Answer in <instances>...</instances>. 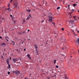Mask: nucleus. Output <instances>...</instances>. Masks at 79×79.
<instances>
[{"instance_id":"nucleus-43","label":"nucleus","mask_w":79,"mask_h":79,"mask_svg":"<svg viewBox=\"0 0 79 79\" xmlns=\"http://www.w3.org/2000/svg\"><path fill=\"white\" fill-rule=\"evenodd\" d=\"M44 21H41L42 23H43V22H44Z\"/></svg>"},{"instance_id":"nucleus-15","label":"nucleus","mask_w":79,"mask_h":79,"mask_svg":"<svg viewBox=\"0 0 79 79\" xmlns=\"http://www.w3.org/2000/svg\"><path fill=\"white\" fill-rule=\"evenodd\" d=\"M60 7H57V10H59V9H60Z\"/></svg>"},{"instance_id":"nucleus-30","label":"nucleus","mask_w":79,"mask_h":79,"mask_svg":"<svg viewBox=\"0 0 79 79\" xmlns=\"http://www.w3.org/2000/svg\"><path fill=\"white\" fill-rule=\"evenodd\" d=\"M29 76H31V74H29Z\"/></svg>"},{"instance_id":"nucleus-12","label":"nucleus","mask_w":79,"mask_h":79,"mask_svg":"<svg viewBox=\"0 0 79 79\" xmlns=\"http://www.w3.org/2000/svg\"><path fill=\"white\" fill-rule=\"evenodd\" d=\"M29 18H30V17H27V20H29Z\"/></svg>"},{"instance_id":"nucleus-49","label":"nucleus","mask_w":79,"mask_h":79,"mask_svg":"<svg viewBox=\"0 0 79 79\" xmlns=\"http://www.w3.org/2000/svg\"><path fill=\"white\" fill-rule=\"evenodd\" d=\"M63 41L64 42V39H63Z\"/></svg>"},{"instance_id":"nucleus-55","label":"nucleus","mask_w":79,"mask_h":79,"mask_svg":"<svg viewBox=\"0 0 79 79\" xmlns=\"http://www.w3.org/2000/svg\"><path fill=\"white\" fill-rule=\"evenodd\" d=\"M64 48H62V49H63V50L64 49Z\"/></svg>"},{"instance_id":"nucleus-47","label":"nucleus","mask_w":79,"mask_h":79,"mask_svg":"<svg viewBox=\"0 0 79 79\" xmlns=\"http://www.w3.org/2000/svg\"><path fill=\"white\" fill-rule=\"evenodd\" d=\"M25 79H28V78H25Z\"/></svg>"},{"instance_id":"nucleus-8","label":"nucleus","mask_w":79,"mask_h":79,"mask_svg":"<svg viewBox=\"0 0 79 79\" xmlns=\"http://www.w3.org/2000/svg\"><path fill=\"white\" fill-rule=\"evenodd\" d=\"M35 51H36L35 53H37V55H39V51H38L37 49H36Z\"/></svg>"},{"instance_id":"nucleus-58","label":"nucleus","mask_w":79,"mask_h":79,"mask_svg":"<svg viewBox=\"0 0 79 79\" xmlns=\"http://www.w3.org/2000/svg\"><path fill=\"white\" fill-rule=\"evenodd\" d=\"M17 51H18V49H17Z\"/></svg>"},{"instance_id":"nucleus-28","label":"nucleus","mask_w":79,"mask_h":79,"mask_svg":"<svg viewBox=\"0 0 79 79\" xmlns=\"http://www.w3.org/2000/svg\"><path fill=\"white\" fill-rule=\"evenodd\" d=\"M15 60L16 61H18V59H15Z\"/></svg>"},{"instance_id":"nucleus-41","label":"nucleus","mask_w":79,"mask_h":79,"mask_svg":"<svg viewBox=\"0 0 79 79\" xmlns=\"http://www.w3.org/2000/svg\"><path fill=\"white\" fill-rule=\"evenodd\" d=\"M6 40H7V42H8V39H6Z\"/></svg>"},{"instance_id":"nucleus-51","label":"nucleus","mask_w":79,"mask_h":79,"mask_svg":"<svg viewBox=\"0 0 79 79\" xmlns=\"http://www.w3.org/2000/svg\"><path fill=\"white\" fill-rule=\"evenodd\" d=\"M38 58H40V56H38Z\"/></svg>"},{"instance_id":"nucleus-61","label":"nucleus","mask_w":79,"mask_h":79,"mask_svg":"<svg viewBox=\"0 0 79 79\" xmlns=\"http://www.w3.org/2000/svg\"><path fill=\"white\" fill-rule=\"evenodd\" d=\"M20 40H22V39H20Z\"/></svg>"},{"instance_id":"nucleus-36","label":"nucleus","mask_w":79,"mask_h":79,"mask_svg":"<svg viewBox=\"0 0 79 79\" xmlns=\"http://www.w3.org/2000/svg\"><path fill=\"white\" fill-rule=\"evenodd\" d=\"M27 31H28V32H29V31H30V30H27Z\"/></svg>"},{"instance_id":"nucleus-62","label":"nucleus","mask_w":79,"mask_h":79,"mask_svg":"<svg viewBox=\"0 0 79 79\" xmlns=\"http://www.w3.org/2000/svg\"><path fill=\"white\" fill-rule=\"evenodd\" d=\"M20 60H21V58H19Z\"/></svg>"},{"instance_id":"nucleus-34","label":"nucleus","mask_w":79,"mask_h":79,"mask_svg":"<svg viewBox=\"0 0 79 79\" xmlns=\"http://www.w3.org/2000/svg\"><path fill=\"white\" fill-rule=\"evenodd\" d=\"M0 39H2V37L1 36H0Z\"/></svg>"},{"instance_id":"nucleus-50","label":"nucleus","mask_w":79,"mask_h":79,"mask_svg":"<svg viewBox=\"0 0 79 79\" xmlns=\"http://www.w3.org/2000/svg\"><path fill=\"white\" fill-rule=\"evenodd\" d=\"M48 48H50V47H48Z\"/></svg>"},{"instance_id":"nucleus-40","label":"nucleus","mask_w":79,"mask_h":79,"mask_svg":"<svg viewBox=\"0 0 79 79\" xmlns=\"http://www.w3.org/2000/svg\"><path fill=\"white\" fill-rule=\"evenodd\" d=\"M19 34H22V33L19 32Z\"/></svg>"},{"instance_id":"nucleus-38","label":"nucleus","mask_w":79,"mask_h":79,"mask_svg":"<svg viewBox=\"0 0 79 79\" xmlns=\"http://www.w3.org/2000/svg\"><path fill=\"white\" fill-rule=\"evenodd\" d=\"M71 11H74V10L73 9H72L71 10Z\"/></svg>"},{"instance_id":"nucleus-33","label":"nucleus","mask_w":79,"mask_h":79,"mask_svg":"<svg viewBox=\"0 0 79 79\" xmlns=\"http://www.w3.org/2000/svg\"><path fill=\"white\" fill-rule=\"evenodd\" d=\"M73 18H74V19H75V18H76V17H75V16H73Z\"/></svg>"},{"instance_id":"nucleus-9","label":"nucleus","mask_w":79,"mask_h":79,"mask_svg":"<svg viewBox=\"0 0 79 79\" xmlns=\"http://www.w3.org/2000/svg\"><path fill=\"white\" fill-rule=\"evenodd\" d=\"M16 23V21H15L13 22V25H15V23Z\"/></svg>"},{"instance_id":"nucleus-21","label":"nucleus","mask_w":79,"mask_h":79,"mask_svg":"<svg viewBox=\"0 0 79 79\" xmlns=\"http://www.w3.org/2000/svg\"><path fill=\"white\" fill-rule=\"evenodd\" d=\"M69 23H73V22H72V20L71 21H69Z\"/></svg>"},{"instance_id":"nucleus-39","label":"nucleus","mask_w":79,"mask_h":79,"mask_svg":"<svg viewBox=\"0 0 79 79\" xmlns=\"http://www.w3.org/2000/svg\"><path fill=\"white\" fill-rule=\"evenodd\" d=\"M10 60H11V57H10Z\"/></svg>"},{"instance_id":"nucleus-18","label":"nucleus","mask_w":79,"mask_h":79,"mask_svg":"<svg viewBox=\"0 0 79 79\" xmlns=\"http://www.w3.org/2000/svg\"><path fill=\"white\" fill-rule=\"evenodd\" d=\"M24 33H26V31H24V32H23V34H24Z\"/></svg>"},{"instance_id":"nucleus-16","label":"nucleus","mask_w":79,"mask_h":79,"mask_svg":"<svg viewBox=\"0 0 79 79\" xmlns=\"http://www.w3.org/2000/svg\"><path fill=\"white\" fill-rule=\"evenodd\" d=\"M59 66H58V65H56V67L57 68H59Z\"/></svg>"},{"instance_id":"nucleus-5","label":"nucleus","mask_w":79,"mask_h":79,"mask_svg":"<svg viewBox=\"0 0 79 79\" xmlns=\"http://www.w3.org/2000/svg\"><path fill=\"white\" fill-rule=\"evenodd\" d=\"M76 43H77L78 44H79V38L77 39V41H76Z\"/></svg>"},{"instance_id":"nucleus-59","label":"nucleus","mask_w":79,"mask_h":79,"mask_svg":"<svg viewBox=\"0 0 79 79\" xmlns=\"http://www.w3.org/2000/svg\"><path fill=\"white\" fill-rule=\"evenodd\" d=\"M46 4H47V2H46L45 5H46Z\"/></svg>"},{"instance_id":"nucleus-42","label":"nucleus","mask_w":79,"mask_h":79,"mask_svg":"<svg viewBox=\"0 0 79 79\" xmlns=\"http://www.w3.org/2000/svg\"><path fill=\"white\" fill-rule=\"evenodd\" d=\"M3 45H5V44L2 43Z\"/></svg>"},{"instance_id":"nucleus-32","label":"nucleus","mask_w":79,"mask_h":79,"mask_svg":"<svg viewBox=\"0 0 79 79\" xmlns=\"http://www.w3.org/2000/svg\"><path fill=\"white\" fill-rule=\"evenodd\" d=\"M8 7L10 6V4H9L8 5Z\"/></svg>"},{"instance_id":"nucleus-44","label":"nucleus","mask_w":79,"mask_h":79,"mask_svg":"<svg viewBox=\"0 0 79 79\" xmlns=\"http://www.w3.org/2000/svg\"><path fill=\"white\" fill-rule=\"evenodd\" d=\"M53 24L54 25V26H55V23H53Z\"/></svg>"},{"instance_id":"nucleus-1","label":"nucleus","mask_w":79,"mask_h":79,"mask_svg":"<svg viewBox=\"0 0 79 79\" xmlns=\"http://www.w3.org/2000/svg\"><path fill=\"white\" fill-rule=\"evenodd\" d=\"M48 21L50 23H52L53 21V15L52 13H50L48 14Z\"/></svg>"},{"instance_id":"nucleus-23","label":"nucleus","mask_w":79,"mask_h":79,"mask_svg":"<svg viewBox=\"0 0 79 79\" xmlns=\"http://www.w3.org/2000/svg\"><path fill=\"white\" fill-rule=\"evenodd\" d=\"M8 36H6L5 37V38H6V39H7V38H8Z\"/></svg>"},{"instance_id":"nucleus-53","label":"nucleus","mask_w":79,"mask_h":79,"mask_svg":"<svg viewBox=\"0 0 79 79\" xmlns=\"http://www.w3.org/2000/svg\"><path fill=\"white\" fill-rule=\"evenodd\" d=\"M79 31H77V33H79Z\"/></svg>"},{"instance_id":"nucleus-52","label":"nucleus","mask_w":79,"mask_h":79,"mask_svg":"<svg viewBox=\"0 0 79 79\" xmlns=\"http://www.w3.org/2000/svg\"><path fill=\"white\" fill-rule=\"evenodd\" d=\"M3 19H4V18H2V20Z\"/></svg>"},{"instance_id":"nucleus-31","label":"nucleus","mask_w":79,"mask_h":79,"mask_svg":"<svg viewBox=\"0 0 79 79\" xmlns=\"http://www.w3.org/2000/svg\"><path fill=\"white\" fill-rule=\"evenodd\" d=\"M67 76H66V74L65 75V77H66Z\"/></svg>"},{"instance_id":"nucleus-63","label":"nucleus","mask_w":79,"mask_h":79,"mask_svg":"<svg viewBox=\"0 0 79 79\" xmlns=\"http://www.w3.org/2000/svg\"><path fill=\"white\" fill-rule=\"evenodd\" d=\"M78 12H79V10H78Z\"/></svg>"},{"instance_id":"nucleus-27","label":"nucleus","mask_w":79,"mask_h":79,"mask_svg":"<svg viewBox=\"0 0 79 79\" xmlns=\"http://www.w3.org/2000/svg\"><path fill=\"white\" fill-rule=\"evenodd\" d=\"M72 23H74V20H72Z\"/></svg>"},{"instance_id":"nucleus-56","label":"nucleus","mask_w":79,"mask_h":79,"mask_svg":"<svg viewBox=\"0 0 79 79\" xmlns=\"http://www.w3.org/2000/svg\"><path fill=\"white\" fill-rule=\"evenodd\" d=\"M39 5L41 6V5H40V4H39Z\"/></svg>"},{"instance_id":"nucleus-4","label":"nucleus","mask_w":79,"mask_h":79,"mask_svg":"<svg viewBox=\"0 0 79 79\" xmlns=\"http://www.w3.org/2000/svg\"><path fill=\"white\" fill-rule=\"evenodd\" d=\"M9 60H10V59L9 58H7L6 60V61L7 63V64H9Z\"/></svg>"},{"instance_id":"nucleus-24","label":"nucleus","mask_w":79,"mask_h":79,"mask_svg":"<svg viewBox=\"0 0 79 79\" xmlns=\"http://www.w3.org/2000/svg\"><path fill=\"white\" fill-rule=\"evenodd\" d=\"M62 30V31H64V28H61Z\"/></svg>"},{"instance_id":"nucleus-25","label":"nucleus","mask_w":79,"mask_h":79,"mask_svg":"<svg viewBox=\"0 0 79 79\" xmlns=\"http://www.w3.org/2000/svg\"><path fill=\"white\" fill-rule=\"evenodd\" d=\"M69 15H71V12H70V13H69Z\"/></svg>"},{"instance_id":"nucleus-10","label":"nucleus","mask_w":79,"mask_h":79,"mask_svg":"<svg viewBox=\"0 0 79 79\" xmlns=\"http://www.w3.org/2000/svg\"><path fill=\"white\" fill-rule=\"evenodd\" d=\"M35 49H37V45L35 44Z\"/></svg>"},{"instance_id":"nucleus-11","label":"nucleus","mask_w":79,"mask_h":79,"mask_svg":"<svg viewBox=\"0 0 79 79\" xmlns=\"http://www.w3.org/2000/svg\"><path fill=\"white\" fill-rule=\"evenodd\" d=\"M8 64L9 66L8 67V68H11V67H10V65L9 64Z\"/></svg>"},{"instance_id":"nucleus-2","label":"nucleus","mask_w":79,"mask_h":79,"mask_svg":"<svg viewBox=\"0 0 79 79\" xmlns=\"http://www.w3.org/2000/svg\"><path fill=\"white\" fill-rule=\"evenodd\" d=\"M13 73H14L16 74H17V75H18L20 74V72L19 71H13Z\"/></svg>"},{"instance_id":"nucleus-22","label":"nucleus","mask_w":79,"mask_h":79,"mask_svg":"<svg viewBox=\"0 0 79 79\" xmlns=\"http://www.w3.org/2000/svg\"><path fill=\"white\" fill-rule=\"evenodd\" d=\"M24 22H25V20L24 19L23 21V24H24L23 23H24Z\"/></svg>"},{"instance_id":"nucleus-48","label":"nucleus","mask_w":79,"mask_h":79,"mask_svg":"<svg viewBox=\"0 0 79 79\" xmlns=\"http://www.w3.org/2000/svg\"><path fill=\"white\" fill-rule=\"evenodd\" d=\"M36 55H38V54H37V53H36Z\"/></svg>"},{"instance_id":"nucleus-17","label":"nucleus","mask_w":79,"mask_h":79,"mask_svg":"<svg viewBox=\"0 0 79 79\" xmlns=\"http://www.w3.org/2000/svg\"><path fill=\"white\" fill-rule=\"evenodd\" d=\"M68 10H69V6H70V5H68Z\"/></svg>"},{"instance_id":"nucleus-35","label":"nucleus","mask_w":79,"mask_h":79,"mask_svg":"<svg viewBox=\"0 0 79 79\" xmlns=\"http://www.w3.org/2000/svg\"><path fill=\"white\" fill-rule=\"evenodd\" d=\"M31 11V10H28V12H30Z\"/></svg>"},{"instance_id":"nucleus-57","label":"nucleus","mask_w":79,"mask_h":79,"mask_svg":"<svg viewBox=\"0 0 79 79\" xmlns=\"http://www.w3.org/2000/svg\"><path fill=\"white\" fill-rule=\"evenodd\" d=\"M54 76H56V75H54Z\"/></svg>"},{"instance_id":"nucleus-3","label":"nucleus","mask_w":79,"mask_h":79,"mask_svg":"<svg viewBox=\"0 0 79 79\" xmlns=\"http://www.w3.org/2000/svg\"><path fill=\"white\" fill-rule=\"evenodd\" d=\"M14 4V5H15V8H18V6H18V3L17 2H16L15 3V4Z\"/></svg>"},{"instance_id":"nucleus-14","label":"nucleus","mask_w":79,"mask_h":79,"mask_svg":"<svg viewBox=\"0 0 79 79\" xmlns=\"http://www.w3.org/2000/svg\"><path fill=\"white\" fill-rule=\"evenodd\" d=\"M73 6H76V4H73Z\"/></svg>"},{"instance_id":"nucleus-20","label":"nucleus","mask_w":79,"mask_h":79,"mask_svg":"<svg viewBox=\"0 0 79 79\" xmlns=\"http://www.w3.org/2000/svg\"><path fill=\"white\" fill-rule=\"evenodd\" d=\"M8 11H11V10H10V9H8Z\"/></svg>"},{"instance_id":"nucleus-19","label":"nucleus","mask_w":79,"mask_h":79,"mask_svg":"<svg viewBox=\"0 0 79 79\" xmlns=\"http://www.w3.org/2000/svg\"><path fill=\"white\" fill-rule=\"evenodd\" d=\"M10 74V72H8V74Z\"/></svg>"},{"instance_id":"nucleus-7","label":"nucleus","mask_w":79,"mask_h":79,"mask_svg":"<svg viewBox=\"0 0 79 79\" xmlns=\"http://www.w3.org/2000/svg\"><path fill=\"white\" fill-rule=\"evenodd\" d=\"M12 60L14 63H15L16 62V60H15V59H14Z\"/></svg>"},{"instance_id":"nucleus-26","label":"nucleus","mask_w":79,"mask_h":79,"mask_svg":"<svg viewBox=\"0 0 79 79\" xmlns=\"http://www.w3.org/2000/svg\"><path fill=\"white\" fill-rule=\"evenodd\" d=\"M13 44H14V45H15V43L14 41H13Z\"/></svg>"},{"instance_id":"nucleus-37","label":"nucleus","mask_w":79,"mask_h":79,"mask_svg":"<svg viewBox=\"0 0 79 79\" xmlns=\"http://www.w3.org/2000/svg\"><path fill=\"white\" fill-rule=\"evenodd\" d=\"M71 24L72 25H73V23H71Z\"/></svg>"},{"instance_id":"nucleus-60","label":"nucleus","mask_w":79,"mask_h":79,"mask_svg":"<svg viewBox=\"0 0 79 79\" xmlns=\"http://www.w3.org/2000/svg\"><path fill=\"white\" fill-rule=\"evenodd\" d=\"M11 2V1H10V2Z\"/></svg>"},{"instance_id":"nucleus-13","label":"nucleus","mask_w":79,"mask_h":79,"mask_svg":"<svg viewBox=\"0 0 79 79\" xmlns=\"http://www.w3.org/2000/svg\"><path fill=\"white\" fill-rule=\"evenodd\" d=\"M54 64H55V63H56V60H54Z\"/></svg>"},{"instance_id":"nucleus-64","label":"nucleus","mask_w":79,"mask_h":79,"mask_svg":"<svg viewBox=\"0 0 79 79\" xmlns=\"http://www.w3.org/2000/svg\"><path fill=\"white\" fill-rule=\"evenodd\" d=\"M43 4H44V2H43Z\"/></svg>"},{"instance_id":"nucleus-29","label":"nucleus","mask_w":79,"mask_h":79,"mask_svg":"<svg viewBox=\"0 0 79 79\" xmlns=\"http://www.w3.org/2000/svg\"><path fill=\"white\" fill-rule=\"evenodd\" d=\"M10 16L11 17H13V15H10Z\"/></svg>"},{"instance_id":"nucleus-45","label":"nucleus","mask_w":79,"mask_h":79,"mask_svg":"<svg viewBox=\"0 0 79 79\" xmlns=\"http://www.w3.org/2000/svg\"><path fill=\"white\" fill-rule=\"evenodd\" d=\"M26 11H28L29 10H26Z\"/></svg>"},{"instance_id":"nucleus-6","label":"nucleus","mask_w":79,"mask_h":79,"mask_svg":"<svg viewBox=\"0 0 79 79\" xmlns=\"http://www.w3.org/2000/svg\"><path fill=\"white\" fill-rule=\"evenodd\" d=\"M27 56L28 57V58H29L30 59V60H31V58L30 57V55H29V54H28L27 55Z\"/></svg>"},{"instance_id":"nucleus-54","label":"nucleus","mask_w":79,"mask_h":79,"mask_svg":"<svg viewBox=\"0 0 79 79\" xmlns=\"http://www.w3.org/2000/svg\"><path fill=\"white\" fill-rule=\"evenodd\" d=\"M29 16H31V14H29Z\"/></svg>"},{"instance_id":"nucleus-46","label":"nucleus","mask_w":79,"mask_h":79,"mask_svg":"<svg viewBox=\"0 0 79 79\" xmlns=\"http://www.w3.org/2000/svg\"><path fill=\"white\" fill-rule=\"evenodd\" d=\"M24 51H26V49H24Z\"/></svg>"}]
</instances>
